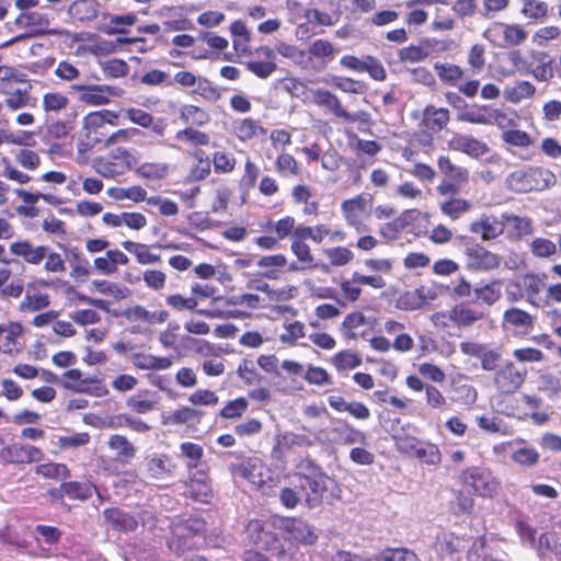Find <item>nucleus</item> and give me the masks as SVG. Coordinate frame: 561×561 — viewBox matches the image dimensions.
Segmentation results:
<instances>
[{"label":"nucleus","instance_id":"nucleus-12","mask_svg":"<svg viewBox=\"0 0 561 561\" xmlns=\"http://www.w3.org/2000/svg\"><path fill=\"white\" fill-rule=\"evenodd\" d=\"M448 145L453 150L463 152L472 158H480L489 151L485 142L470 135L456 134Z\"/></svg>","mask_w":561,"mask_h":561},{"label":"nucleus","instance_id":"nucleus-34","mask_svg":"<svg viewBox=\"0 0 561 561\" xmlns=\"http://www.w3.org/2000/svg\"><path fill=\"white\" fill-rule=\"evenodd\" d=\"M105 16H110L111 25H100L98 30L108 35L125 33V26H131L137 22V16L133 13L124 15L106 14Z\"/></svg>","mask_w":561,"mask_h":561},{"label":"nucleus","instance_id":"nucleus-30","mask_svg":"<svg viewBox=\"0 0 561 561\" xmlns=\"http://www.w3.org/2000/svg\"><path fill=\"white\" fill-rule=\"evenodd\" d=\"M71 266L70 275L77 279H85L90 274V262L77 248L66 250Z\"/></svg>","mask_w":561,"mask_h":561},{"label":"nucleus","instance_id":"nucleus-36","mask_svg":"<svg viewBox=\"0 0 561 561\" xmlns=\"http://www.w3.org/2000/svg\"><path fill=\"white\" fill-rule=\"evenodd\" d=\"M336 51L333 44L325 39H317L308 47V54L313 58L320 59L324 65L334 58Z\"/></svg>","mask_w":561,"mask_h":561},{"label":"nucleus","instance_id":"nucleus-33","mask_svg":"<svg viewBox=\"0 0 561 561\" xmlns=\"http://www.w3.org/2000/svg\"><path fill=\"white\" fill-rule=\"evenodd\" d=\"M123 248L137 257L140 264H156L161 261V256L149 251V247L134 241H124Z\"/></svg>","mask_w":561,"mask_h":561},{"label":"nucleus","instance_id":"nucleus-44","mask_svg":"<svg viewBox=\"0 0 561 561\" xmlns=\"http://www.w3.org/2000/svg\"><path fill=\"white\" fill-rule=\"evenodd\" d=\"M365 324L366 318L362 312H352L344 318L340 330L346 340H352L356 337L354 330Z\"/></svg>","mask_w":561,"mask_h":561},{"label":"nucleus","instance_id":"nucleus-17","mask_svg":"<svg viewBox=\"0 0 561 561\" xmlns=\"http://www.w3.org/2000/svg\"><path fill=\"white\" fill-rule=\"evenodd\" d=\"M103 517L106 524L116 530L134 531L138 527V522L133 515L117 507L104 510Z\"/></svg>","mask_w":561,"mask_h":561},{"label":"nucleus","instance_id":"nucleus-13","mask_svg":"<svg viewBox=\"0 0 561 561\" xmlns=\"http://www.w3.org/2000/svg\"><path fill=\"white\" fill-rule=\"evenodd\" d=\"M125 114L130 122L144 128H151L157 136L162 137L165 133L168 126L165 118H154L150 113L135 107L126 110Z\"/></svg>","mask_w":561,"mask_h":561},{"label":"nucleus","instance_id":"nucleus-38","mask_svg":"<svg viewBox=\"0 0 561 561\" xmlns=\"http://www.w3.org/2000/svg\"><path fill=\"white\" fill-rule=\"evenodd\" d=\"M478 398L477 389L469 383H456L451 388V400L462 405H472Z\"/></svg>","mask_w":561,"mask_h":561},{"label":"nucleus","instance_id":"nucleus-29","mask_svg":"<svg viewBox=\"0 0 561 561\" xmlns=\"http://www.w3.org/2000/svg\"><path fill=\"white\" fill-rule=\"evenodd\" d=\"M93 168L99 175L106 179H115L125 174L126 171L131 168V164L115 160L99 159L94 161Z\"/></svg>","mask_w":561,"mask_h":561},{"label":"nucleus","instance_id":"nucleus-42","mask_svg":"<svg viewBox=\"0 0 561 561\" xmlns=\"http://www.w3.org/2000/svg\"><path fill=\"white\" fill-rule=\"evenodd\" d=\"M36 473L47 479L64 480L70 477V471L64 463L48 462L36 467Z\"/></svg>","mask_w":561,"mask_h":561},{"label":"nucleus","instance_id":"nucleus-59","mask_svg":"<svg viewBox=\"0 0 561 561\" xmlns=\"http://www.w3.org/2000/svg\"><path fill=\"white\" fill-rule=\"evenodd\" d=\"M68 103V98L59 92L46 93L43 96L45 112H60L67 107Z\"/></svg>","mask_w":561,"mask_h":561},{"label":"nucleus","instance_id":"nucleus-50","mask_svg":"<svg viewBox=\"0 0 561 561\" xmlns=\"http://www.w3.org/2000/svg\"><path fill=\"white\" fill-rule=\"evenodd\" d=\"M396 306L404 311H414L424 307L416 288L401 294L397 299Z\"/></svg>","mask_w":561,"mask_h":561},{"label":"nucleus","instance_id":"nucleus-60","mask_svg":"<svg viewBox=\"0 0 561 561\" xmlns=\"http://www.w3.org/2000/svg\"><path fill=\"white\" fill-rule=\"evenodd\" d=\"M536 88L533 83L529 81H518L516 84L512 88V90L508 92V99L514 102L518 103L523 99L530 98L535 94Z\"/></svg>","mask_w":561,"mask_h":561},{"label":"nucleus","instance_id":"nucleus-6","mask_svg":"<svg viewBox=\"0 0 561 561\" xmlns=\"http://www.w3.org/2000/svg\"><path fill=\"white\" fill-rule=\"evenodd\" d=\"M335 485L336 482L325 473L299 482V486L304 492L305 502L309 508L318 507L323 502L325 493Z\"/></svg>","mask_w":561,"mask_h":561},{"label":"nucleus","instance_id":"nucleus-52","mask_svg":"<svg viewBox=\"0 0 561 561\" xmlns=\"http://www.w3.org/2000/svg\"><path fill=\"white\" fill-rule=\"evenodd\" d=\"M375 561H419L417 556L405 548L386 549Z\"/></svg>","mask_w":561,"mask_h":561},{"label":"nucleus","instance_id":"nucleus-32","mask_svg":"<svg viewBox=\"0 0 561 561\" xmlns=\"http://www.w3.org/2000/svg\"><path fill=\"white\" fill-rule=\"evenodd\" d=\"M476 299L482 304L492 306L497 302L502 297V282L494 279L489 284L474 288Z\"/></svg>","mask_w":561,"mask_h":561},{"label":"nucleus","instance_id":"nucleus-64","mask_svg":"<svg viewBox=\"0 0 561 561\" xmlns=\"http://www.w3.org/2000/svg\"><path fill=\"white\" fill-rule=\"evenodd\" d=\"M531 252L535 256L538 257H548L556 253L557 247L556 244L546 238H536L533 240L531 244Z\"/></svg>","mask_w":561,"mask_h":561},{"label":"nucleus","instance_id":"nucleus-2","mask_svg":"<svg viewBox=\"0 0 561 561\" xmlns=\"http://www.w3.org/2000/svg\"><path fill=\"white\" fill-rule=\"evenodd\" d=\"M463 484L468 491H472L482 497H492L499 488V483L491 471L479 467H472L465 472Z\"/></svg>","mask_w":561,"mask_h":561},{"label":"nucleus","instance_id":"nucleus-3","mask_svg":"<svg viewBox=\"0 0 561 561\" xmlns=\"http://www.w3.org/2000/svg\"><path fill=\"white\" fill-rule=\"evenodd\" d=\"M445 42L434 38L421 41L417 45H410L399 50L398 57L402 62H421L430 57H437L447 50Z\"/></svg>","mask_w":561,"mask_h":561},{"label":"nucleus","instance_id":"nucleus-51","mask_svg":"<svg viewBox=\"0 0 561 561\" xmlns=\"http://www.w3.org/2000/svg\"><path fill=\"white\" fill-rule=\"evenodd\" d=\"M512 460L524 467H533L539 461V454L533 447H518L511 456Z\"/></svg>","mask_w":561,"mask_h":561},{"label":"nucleus","instance_id":"nucleus-14","mask_svg":"<svg viewBox=\"0 0 561 561\" xmlns=\"http://www.w3.org/2000/svg\"><path fill=\"white\" fill-rule=\"evenodd\" d=\"M280 527L296 541L311 545L317 540L313 529L302 519L285 518Z\"/></svg>","mask_w":561,"mask_h":561},{"label":"nucleus","instance_id":"nucleus-62","mask_svg":"<svg viewBox=\"0 0 561 561\" xmlns=\"http://www.w3.org/2000/svg\"><path fill=\"white\" fill-rule=\"evenodd\" d=\"M425 397L428 407L439 411L447 410V400L436 387L427 385L425 387Z\"/></svg>","mask_w":561,"mask_h":561},{"label":"nucleus","instance_id":"nucleus-37","mask_svg":"<svg viewBox=\"0 0 561 561\" xmlns=\"http://www.w3.org/2000/svg\"><path fill=\"white\" fill-rule=\"evenodd\" d=\"M64 492L66 496L72 500L85 501L93 494L95 490L94 485L89 482H64L62 483Z\"/></svg>","mask_w":561,"mask_h":561},{"label":"nucleus","instance_id":"nucleus-16","mask_svg":"<svg viewBox=\"0 0 561 561\" xmlns=\"http://www.w3.org/2000/svg\"><path fill=\"white\" fill-rule=\"evenodd\" d=\"M10 251L16 256H21L28 264L37 265L45 256L46 245H34L28 241H18L10 245Z\"/></svg>","mask_w":561,"mask_h":561},{"label":"nucleus","instance_id":"nucleus-56","mask_svg":"<svg viewBox=\"0 0 561 561\" xmlns=\"http://www.w3.org/2000/svg\"><path fill=\"white\" fill-rule=\"evenodd\" d=\"M193 92L210 102H216L221 96L219 89L214 87L208 79L203 77L197 79V83L195 84Z\"/></svg>","mask_w":561,"mask_h":561},{"label":"nucleus","instance_id":"nucleus-24","mask_svg":"<svg viewBox=\"0 0 561 561\" xmlns=\"http://www.w3.org/2000/svg\"><path fill=\"white\" fill-rule=\"evenodd\" d=\"M108 447L116 451L115 460L122 463H127L136 456V448L123 435H112L108 439Z\"/></svg>","mask_w":561,"mask_h":561},{"label":"nucleus","instance_id":"nucleus-43","mask_svg":"<svg viewBox=\"0 0 561 561\" xmlns=\"http://www.w3.org/2000/svg\"><path fill=\"white\" fill-rule=\"evenodd\" d=\"M330 233L329 229L320 225L317 227L298 226L295 228L293 234L298 240L311 239L312 241L320 243Z\"/></svg>","mask_w":561,"mask_h":561},{"label":"nucleus","instance_id":"nucleus-1","mask_svg":"<svg viewBox=\"0 0 561 561\" xmlns=\"http://www.w3.org/2000/svg\"><path fill=\"white\" fill-rule=\"evenodd\" d=\"M557 178L549 169L541 167H526L512 172L506 183L510 190L516 193L543 191L553 186Z\"/></svg>","mask_w":561,"mask_h":561},{"label":"nucleus","instance_id":"nucleus-20","mask_svg":"<svg viewBox=\"0 0 561 561\" xmlns=\"http://www.w3.org/2000/svg\"><path fill=\"white\" fill-rule=\"evenodd\" d=\"M502 218L504 219V227L506 228V225L510 226L508 234L512 239H522L534 231L533 221L528 217L504 213Z\"/></svg>","mask_w":561,"mask_h":561},{"label":"nucleus","instance_id":"nucleus-47","mask_svg":"<svg viewBox=\"0 0 561 561\" xmlns=\"http://www.w3.org/2000/svg\"><path fill=\"white\" fill-rule=\"evenodd\" d=\"M201 412L198 410H195L193 408H188V407H182L173 412H171L167 417H165V423H170V424H185V423H188V422H193L195 420H199L201 417Z\"/></svg>","mask_w":561,"mask_h":561},{"label":"nucleus","instance_id":"nucleus-25","mask_svg":"<svg viewBox=\"0 0 561 561\" xmlns=\"http://www.w3.org/2000/svg\"><path fill=\"white\" fill-rule=\"evenodd\" d=\"M313 102L319 106L325 107L336 118L343 119L346 110L341 104L339 98L330 91L323 89L313 91Z\"/></svg>","mask_w":561,"mask_h":561},{"label":"nucleus","instance_id":"nucleus-11","mask_svg":"<svg viewBox=\"0 0 561 561\" xmlns=\"http://www.w3.org/2000/svg\"><path fill=\"white\" fill-rule=\"evenodd\" d=\"M466 255L468 265L477 270L491 271L497 268L501 264L497 254L482 247L467 248Z\"/></svg>","mask_w":561,"mask_h":561},{"label":"nucleus","instance_id":"nucleus-28","mask_svg":"<svg viewBox=\"0 0 561 561\" xmlns=\"http://www.w3.org/2000/svg\"><path fill=\"white\" fill-rule=\"evenodd\" d=\"M449 122V111L428 105L424 111L423 123L433 131L442 130Z\"/></svg>","mask_w":561,"mask_h":561},{"label":"nucleus","instance_id":"nucleus-27","mask_svg":"<svg viewBox=\"0 0 561 561\" xmlns=\"http://www.w3.org/2000/svg\"><path fill=\"white\" fill-rule=\"evenodd\" d=\"M434 70L443 83L451 87H457L465 73L460 66L451 62H435Z\"/></svg>","mask_w":561,"mask_h":561},{"label":"nucleus","instance_id":"nucleus-15","mask_svg":"<svg viewBox=\"0 0 561 561\" xmlns=\"http://www.w3.org/2000/svg\"><path fill=\"white\" fill-rule=\"evenodd\" d=\"M503 329L527 333L534 325L533 317L518 308H511L503 314Z\"/></svg>","mask_w":561,"mask_h":561},{"label":"nucleus","instance_id":"nucleus-53","mask_svg":"<svg viewBox=\"0 0 561 561\" xmlns=\"http://www.w3.org/2000/svg\"><path fill=\"white\" fill-rule=\"evenodd\" d=\"M501 358L502 354L499 348H493L485 344L479 356L481 368L486 371L495 370L500 365Z\"/></svg>","mask_w":561,"mask_h":561},{"label":"nucleus","instance_id":"nucleus-19","mask_svg":"<svg viewBox=\"0 0 561 561\" xmlns=\"http://www.w3.org/2000/svg\"><path fill=\"white\" fill-rule=\"evenodd\" d=\"M10 461L15 463L36 462L43 459V451L32 445L13 444L5 448Z\"/></svg>","mask_w":561,"mask_h":561},{"label":"nucleus","instance_id":"nucleus-5","mask_svg":"<svg viewBox=\"0 0 561 561\" xmlns=\"http://www.w3.org/2000/svg\"><path fill=\"white\" fill-rule=\"evenodd\" d=\"M71 90L80 92V102L92 106L105 105L112 96H121L123 93L121 88L106 84H73Z\"/></svg>","mask_w":561,"mask_h":561},{"label":"nucleus","instance_id":"nucleus-18","mask_svg":"<svg viewBox=\"0 0 561 561\" xmlns=\"http://www.w3.org/2000/svg\"><path fill=\"white\" fill-rule=\"evenodd\" d=\"M62 377L65 379L64 388L75 392L90 393L91 386L100 382L96 376H83L79 369H69L64 373Z\"/></svg>","mask_w":561,"mask_h":561},{"label":"nucleus","instance_id":"nucleus-54","mask_svg":"<svg viewBox=\"0 0 561 561\" xmlns=\"http://www.w3.org/2000/svg\"><path fill=\"white\" fill-rule=\"evenodd\" d=\"M276 170L284 178L298 175V163L289 153H282L276 159Z\"/></svg>","mask_w":561,"mask_h":561},{"label":"nucleus","instance_id":"nucleus-22","mask_svg":"<svg viewBox=\"0 0 561 561\" xmlns=\"http://www.w3.org/2000/svg\"><path fill=\"white\" fill-rule=\"evenodd\" d=\"M232 130L237 138L241 141H248L260 134H266V129L259 122L250 117L233 121Z\"/></svg>","mask_w":561,"mask_h":561},{"label":"nucleus","instance_id":"nucleus-21","mask_svg":"<svg viewBox=\"0 0 561 561\" xmlns=\"http://www.w3.org/2000/svg\"><path fill=\"white\" fill-rule=\"evenodd\" d=\"M149 477L154 480H164L173 476L175 465L168 455H159L147 461Z\"/></svg>","mask_w":561,"mask_h":561},{"label":"nucleus","instance_id":"nucleus-57","mask_svg":"<svg viewBox=\"0 0 561 561\" xmlns=\"http://www.w3.org/2000/svg\"><path fill=\"white\" fill-rule=\"evenodd\" d=\"M334 432L339 434L340 439L346 445L364 443L366 439L363 432L354 428L347 423H343L341 426L335 427Z\"/></svg>","mask_w":561,"mask_h":561},{"label":"nucleus","instance_id":"nucleus-61","mask_svg":"<svg viewBox=\"0 0 561 561\" xmlns=\"http://www.w3.org/2000/svg\"><path fill=\"white\" fill-rule=\"evenodd\" d=\"M557 38H561V28L554 25L540 27L533 35V42L538 46H545Z\"/></svg>","mask_w":561,"mask_h":561},{"label":"nucleus","instance_id":"nucleus-35","mask_svg":"<svg viewBox=\"0 0 561 561\" xmlns=\"http://www.w3.org/2000/svg\"><path fill=\"white\" fill-rule=\"evenodd\" d=\"M313 445V440L304 434H297L294 432H284L276 436V448L279 449H291L295 446L309 447Z\"/></svg>","mask_w":561,"mask_h":561},{"label":"nucleus","instance_id":"nucleus-9","mask_svg":"<svg viewBox=\"0 0 561 561\" xmlns=\"http://www.w3.org/2000/svg\"><path fill=\"white\" fill-rule=\"evenodd\" d=\"M497 35L503 36L504 42L500 44L501 47L518 46L527 38V32L519 24L495 23L484 33V37L491 42L494 41L493 37Z\"/></svg>","mask_w":561,"mask_h":561},{"label":"nucleus","instance_id":"nucleus-41","mask_svg":"<svg viewBox=\"0 0 561 561\" xmlns=\"http://www.w3.org/2000/svg\"><path fill=\"white\" fill-rule=\"evenodd\" d=\"M471 208L470 202L463 198H450L440 203V210L451 219L459 218Z\"/></svg>","mask_w":561,"mask_h":561},{"label":"nucleus","instance_id":"nucleus-10","mask_svg":"<svg viewBox=\"0 0 561 561\" xmlns=\"http://www.w3.org/2000/svg\"><path fill=\"white\" fill-rule=\"evenodd\" d=\"M233 473L256 488L265 484L266 468L257 457H250L233 467Z\"/></svg>","mask_w":561,"mask_h":561},{"label":"nucleus","instance_id":"nucleus-7","mask_svg":"<svg viewBox=\"0 0 561 561\" xmlns=\"http://www.w3.org/2000/svg\"><path fill=\"white\" fill-rule=\"evenodd\" d=\"M469 230L473 234L480 236L482 241H491L505 231L504 219L494 215L482 214L470 224Z\"/></svg>","mask_w":561,"mask_h":561},{"label":"nucleus","instance_id":"nucleus-48","mask_svg":"<svg viewBox=\"0 0 561 561\" xmlns=\"http://www.w3.org/2000/svg\"><path fill=\"white\" fill-rule=\"evenodd\" d=\"M107 194L115 199L129 198L134 202L145 201L147 191L141 186H131L128 188L112 187L107 191Z\"/></svg>","mask_w":561,"mask_h":561},{"label":"nucleus","instance_id":"nucleus-8","mask_svg":"<svg viewBox=\"0 0 561 561\" xmlns=\"http://www.w3.org/2000/svg\"><path fill=\"white\" fill-rule=\"evenodd\" d=\"M373 205V197L368 194H362L352 199L342 203V210L348 225L356 228L358 232L364 227L360 215L368 213Z\"/></svg>","mask_w":561,"mask_h":561},{"label":"nucleus","instance_id":"nucleus-55","mask_svg":"<svg viewBox=\"0 0 561 561\" xmlns=\"http://www.w3.org/2000/svg\"><path fill=\"white\" fill-rule=\"evenodd\" d=\"M30 103L31 96L27 90L16 89L15 91L5 94L4 104L11 111H18L26 107Z\"/></svg>","mask_w":561,"mask_h":561},{"label":"nucleus","instance_id":"nucleus-46","mask_svg":"<svg viewBox=\"0 0 561 561\" xmlns=\"http://www.w3.org/2000/svg\"><path fill=\"white\" fill-rule=\"evenodd\" d=\"M50 304L49 296L47 294L42 293H34L31 294L27 291L24 299L21 301L20 308L23 311H38L46 307H48Z\"/></svg>","mask_w":561,"mask_h":561},{"label":"nucleus","instance_id":"nucleus-63","mask_svg":"<svg viewBox=\"0 0 561 561\" xmlns=\"http://www.w3.org/2000/svg\"><path fill=\"white\" fill-rule=\"evenodd\" d=\"M248 401L244 398H238L229 401L220 412L224 419H236L241 416L248 409Z\"/></svg>","mask_w":561,"mask_h":561},{"label":"nucleus","instance_id":"nucleus-39","mask_svg":"<svg viewBox=\"0 0 561 561\" xmlns=\"http://www.w3.org/2000/svg\"><path fill=\"white\" fill-rule=\"evenodd\" d=\"M180 116L185 123L204 126L210 121L209 114L195 105H184L180 110Z\"/></svg>","mask_w":561,"mask_h":561},{"label":"nucleus","instance_id":"nucleus-45","mask_svg":"<svg viewBox=\"0 0 561 561\" xmlns=\"http://www.w3.org/2000/svg\"><path fill=\"white\" fill-rule=\"evenodd\" d=\"M413 456L427 465H437L442 460L438 447L427 442H422Z\"/></svg>","mask_w":561,"mask_h":561},{"label":"nucleus","instance_id":"nucleus-4","mask_svg":"<svg viewBox=\"0 0 561 561\" xmlns=\"http://www.w3.org/2000/svg\"><path fill=\"white\" fill-rule=\"evenodd\" d=\"M527 376L526 368H519L512 362H506L495 371L493 383L502 393H515L524 383Z\"/></svg>","mask_w":561,"mask_h":561},{"label":"nucleus","instance_id":"nucleus-26","mask_svg":"<svg viewBox=\"0 0 561 561\" xmlns=\"http://www.w3.org/2000/svg\"><path fill=\"white\" fill-rule=\"evenodd\" d=\"M99 7L95 0H76L69 7L68 12L80 22H89L98 16Z\"/></svg>","mask_w":561,"mask_h":561},{"label":"nucleus","instance_id":"nucleus-49","mask_svg":"<svg viewBox=\"0 0 561 561\" xmlns=\"http://www.w3.org/2000/svg\"><path fill=\"white\" fill-rule=\"evenodd\" d=\"M15 23L25 26H35L38 27L39 32H44L49 25V19L46 14L41 12H25L18 16Z\"/></svg>","mask_w":561,"mask_h":561},{"label":"nucleus","instance_id":"nucleus-31","mask_svg":"<svg viewBox=\"0 0 561 561\" xmlns=\"http://www.w3.org/2000/svg\"><path fill=\"white\" fill-rule=\"evenodd\" d=\"M484 313L468 307H455L448 313V319L458 327H470L481 320Z\"/></svg>","mask_w":561,"mask_h":561},{"label":"nucleus","instance_id":"nucleus-58","mask_svg":"<svg viewBox=\"0 0 561 561\" xmlns=\"http://www.w3.org/2000/svg\"><path fill=\"white\" fill-rule=\"evenodd\" d=\"M467 62L473 73H479L485 66V47L474 44L468 53Z\"/></svg>","mask_w":561,"mask_h":561},{"label":"nucleus","instance_id":"nucleus-23","mask_svg":"<svg viewBox=\"0 0 561 561\" xmlns=\"http://www.w3.org/2000/svg\"><path fill=\"white\" fill-rule=\"evenodd\" d=\"M543 286V280L536 274H526L520 280L512 283V287L523 289L527 301L534 306H539L536 299Z\"/></svg>","mask_w":561,"mask_h":561},{"label":"nucleus","instance_id":"nucleus-40","mask_svg":"<svg viewBox=\"0 0 561 561\" xmlns=\"http://www.w3.org/2000/svg\"><path fill=\"white\" fill-rule=\"evenodd\" d=\"M331 363L339 371H346L360 366L362 358L347 350L336 353L331 358Z\"/></svg>","mask_w":561,"mask_h":561}]
</instances>
